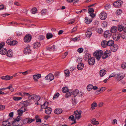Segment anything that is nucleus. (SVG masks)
<instances>
[{
	"mask_svg": "<svg viewBox=\"0 0 126 126\" xmlns=\"http://www.w3.org/2000/svg\"><path fill=\"white\" fill-rule=\"evenodd\" d=\"M37 9L35 7L33 8L31 10V12L33 14H35L37 12Z\"/></svg>",
	"mask_w": 126,
	"mask_h": 126,
	"instance_id": "obj_37",
	"label": "nucleus"
},
{
	"mask_svg": "<svg viewBox=\"0 0 126 126\" xmlns=\"http://www.w3.org/2000/svg\"><path fill=\"white\" fill-rule=\"evenodd\" d=\"M114 44V41L112 40H110L108 41V45L111 47Z\"/></svg>",
	"mask_w": 126,
	"mask_h": 126,
	"instance_id": "obj_32",
	"label": "nucleus"
},
{
	"mask_svg": "<svg viewBox=\"0 0 126 126\" xmlns=\"http://www.w3.org/2000/svg\"><path fill=\"white\" fill-rule=\"evenodd\" d=\"M83 51V49L82 48H79L77 50L78 52L79 53L82 52Z\"/></svg>",
	"mask_w": 126,
	"mask_h": 126,
	"instance_id": "obj_59",
	"label": "nucleus"
},
{
	"mask_svg": "<svg viewBox=\"0 0 126 126\" xmlns=\"http://www.w3.org/2000/svg\"><path fill=\"white\" fill-rule=\"evenodd\" d=\"M48 106V103L47 102H45L44 104L41 106V108H43L44 109H46L47 108Z\"/></svg>",
	"mask_w": 126,
	"mask_h": 126,
	"instance_id": "obj_25",
	"label": "nucleus"
},
{
	"mask_svg": "<svg viewBox=\"0 0 126 126\" xmlns=\"http://www.w3.org/2000/svg\"><path fill=\"white\" fill-rule=\"evenodd\" d=\"M72 102L73 105H75L77 103V99L74 97L72 99Z\"/></svg>",
	"mask_w": 126,
	"mask_h": 126,
	"instance_id": "obj_47",
	"label": "nucleus"
},
{
	"mask_svg": "<svg viewBox=\"0 0 126 126\" xmlns=\"http://www.w3.org/2000/svg\"><path fill=\"white\" fill-rule=\"evenodd\" d=\"M93 85L91 84L88 85L87 87V89L88 91L91 90L93 89Z\"/></svg>",
	"mask_w": 126,
	"mask_h": 126,
	"instance_id": "obj_38",
	"label": "nucleus"
},
{
	"mask_svg": "<svg viewBox=\"0 0 126 126\" xmlns=\"http://www.w3.org/2000/svg\"><path fill=\"white\" fill-rule=\"evenodd\" d=\"M102 25L103 27H106L107 26V22L106 21H104L102 23Z\"/></svg>",
	"mask_w": 126,
	"mask_h": 126,
	"instance_id": "obj_58",
	"label": "nucleus"
},
{
	"mask_svg": "<svg viewBox=\"0 0 126 126\" xmlns=\"http://www.w3.org/2000/svg\"><path fill=\"white\" fill-rule=\"evenodd\" d=\"M123 3V2L121 1V0H120L114 2L113 3V5L116 7H121Z\"/></svg>",
	"mask_w": 126,
	"mask_h": 126,
	"instance_id": "obj_6",
	"label": "nucleus"
},
{
	"mask_svg": "<svg viewBox=\"0 0 126 126\" xmlns=\"http://www.w3.org/2000/svg\"><path fill=\"white\" fill-rule=\"evenodd\" d=\"M77 29V27H75L73 28L72 31L71 32V33H72L76 31Z\"/></svg>",
	"mask_w": 126,
	"mask_h": 126,
	"instance_id": "obj_62",
	"label": "nucleus"
},
{
	"mask_svg": "<svg viewBox=\"0 0 126 126\" xmlns=\"http://www.w3.org/2000/svg\"><path fill=\"white\" fill-rule=\"evenodd\" d=\"M24 110H20L19 109L17 110L18 112V115H21L23 112H25L26 111V109H24Z\"/></svg>",
	"mask_w": 126,
	"mask_h": 126,
	"instance_id": "obj_30",
	"label": "nucleus"
},
{
	"mask_svg": "<svg viewBox=\"0 0 126 126\" xmlns=\"http://www.w3.org/2000/svg\"><path fill=\"white\" fill-rule=\"evenodd\" d=\"M92 20V19H88L87 17H86L85 18V22L86 24H89L90 23Z\"/></svg>",
	"mask_w": 126,
	"mask_h": 126,
	"instance_id": "obj_29",
	"label": "nucleus"
},
{
	"mask_svg": "<svg viewBox=\"0 0 126 126\" xmlns=\"http://www.w3.org/2000/svg\"><path fill=\"white\" fill-rule=\"evenodd\" d=\"M121 37L123 39H126V34L124 33L121 35Z\"/></svg>",
	"mask_w": 126,
	"mask_h": 126,
	"instance_id": "obj_57",
	"label": "nucleus"
},
{
	"mask_svg": "<svg viewBox=\"0 0 126 126\" xmlns=\"http://www.w3.org/2000/svg\"><path fill=\"white\" fill-rule=\"evenodd\" d=\"M78 90H76L73 92L72 94L74 96H76L78 94Z\"/></svg>",
	"mask_w": 126,
	"mask_h": 126,
	"instance_id": "obj_45",
	"label": "nucleus"
},
{
	"mask_svg": "<svg viewBox=\"0 0 126 126\" xmlns=\"http://www.w3.org/2000/svg\"><path fill=\"white\" fill-rule=\"evenodd\" d=\"M40 96L36 94L32 95L31 96L28 97V99L19 103V105H24L25 106H29L33 103L34 100L39 101L40 99Z\"/></svg>",
	"mask_w": 126,
	"mask_h": 126,
	"instance_id": "obj_1",
	"label": "nucleus"
},
{
	"mask_svg": "<svg viewBox=\"0 0 126 126\" xmlns=\"http://www.w3.org/2000/svg\"><path fill=\"white\" fill-rule=\"evenodd\" d=\"M41 75L40 74H38L36 75H34L33 76V79L36 81H37V80L41 78Z\"/></svg>",
	"mask_w": 126,
	"mask_h": 126,
	"instance_id": "obj_21",
	"label": "nucleus"
},
{
	"mask_svg": "<svg viewBox=\"0 0 126 126\" xmlns=\"http://www.w3.org/2000/svg\"><path fill=\"white\" fill-rule=\"evenodd\" d=\"M88 13L89 14L92 13L94 11L93 9L92 8H89L88 9Z\"/></svg>",
	"mask_w": 126,
	"mask_h": 126,
	"instance_id": "obj_50",
	"label": "nucleus"
},
{
	"mask_svg": "<svg viewBox=\"0 0 126 126\" xmlns=\"http://www.w3.org/2000/svg\"><path fill=\"white\" fill-rule=\"evenodd\" d=\"M46 10H42L41 12V13L42 15H45L46 14Z\"/></svg>",
	"mask_w": 126,
	"mask_h": 126,
	"instance_id": "obj_60",
	"label": "nucleus"
},
{
	"mask_svg": "<svg viewBox=\"0 0 126 126\" xmlns=\"http://www.w3.org/2000/svg\"><path fill=\"white\" fill-rule=\"evenodd\" d=\"M52 36L53 35L51 33H48L47 34L46 38L47 39L51 38Z\"/></svg>",
	"mask_w": 126,
	"mask_h": 126,
	"instance_id": "obj_34",
	"label": "nucleus"
},
{
	"mask_svg": "<svg viewBox=\"0 0 126 126\" xmlns=\"http://www.w3.org/2000/svg\"><path fill=\"white\" fill-rule=\"evenodd\" d=\"M32 37L30 34H28L26 35L24 38L25 42H30L32 39Z\"/></svg>",
	"mask_w": 126,
	"mask_h": 126,
	"instance_id": "obj_8",
	"label": "nucleus"
},
{
	"mask_svg": "<svg viewBox=\"0 0 126 126\" xmlns=\"http://www.w3.org/2000/svg\"><path fill=\"white\" fill-rule=\"evenodd\" d=\"M65 76L66 77L68 76L70 74V72L68 70H66L64 71Z\"/></svg>",
	"mask_w": 126,
	"mask_h": 126,
	"instance_id": "obj_40",
	"label": "nucleus"
},
{
	"mask_svg": "<svg viewBox=\"0 0 126 126\" xmlns=\"http://www.w3.org/2000/svg\"><path fill=\"white\" fill-rule=\"evenodd\" d=\"M28 118H26L23 120H21V121L22 123L23 122V124H25L28 123Z\"/></svg>",
	"mask_w": 126,
	"mask_h": 126,
	"instance_id": "obj_44",
	"label": "nucleus"
},
{
	"mask_svg": "<svg viewBox=\"0 0 126 126\" xmlns=\"http://www.w3.org/2000/svg\"><path fill=\"white\" fill-rule=\"evenodd\" d=\"M32 95H31L29 93L25 92L23 93L21 95L22 96H31Z\"/></svg>",
	"mask_w": 126,
	"mask_h": 126,
	"instance_id": "obj_42",
	"label": "nucleus"
},
{
	"mask_svg": "<svg viewBox=\"0 0 126 126\" xmlns=\"http://www.w3.org/2000/svg\"><path fill=\"white\" fill-rule=\"evenodd\" d=\"M7 89H10L11 92H13L14 90V89L13 88L12 85H10L9 86L7 87Z\"/></svg>",
	"mask_w": 126,
	"mask_h": 126,
	"instance_id": "obj_43",
	"label": "nucleus"
},
{
	"mask_svg": "<svg viewBox=\"0 0 126 126\" xmlns=\"http://www.w3.org/2000/svg\"><path fill=\"white\" fill-rule=\"evenodd\" d=\"M111 34L109 32V31H106L104 33V36L106 38H109L111 36Z\"/></svg>",
	"mask_w": 126,
	"mask_h": 126,
	"instance_id": "obj_13",
	"label": "nucleus"
},
{
	"mask_svg": "<svg viewBox=\"0 0 126 126\" xmlns=\"http://www.w3.org/2000/svg\"><path fill=\"white\" fill-rule=\"evenodd\" d=\"M74 113L75 115V118L78 120L81 117V111L80 110L78 111V110L75 111Z\"/></svg>",
	"mask_w": 126,
	"mask_h": 126,
	"instance_id": "obj_5",
	"label": "nucleus"
},
{
	"mask_svg": "<svg viewBox=\"0 0 126 126\" xmlns=\"http://www.w3.org/2000/svg\"><path fill=\"white\" fill-rule=\"evenodd\" d=\"M115 77L118 81H119L124 78V75L122 73H121L115 75Z\"/></svg>",
	"mask_w": 126,
	"mask_h": 126,
	"instance_id": "obj_7",
	"label": "nucleus"
},
{
	"mask_svg": "<svg viewBox=\"0 0 126 126\" xmlns=\"http://www.w3.org/2000/svg\"><path fill=\"white\" fill-rule=\"evenodd\" d=\"M21 97L14 96L13 97V99L15 101H18L22 99Z\"/></svg>",
	"mask_w": 126,
	"mask_h": 126,
	"instance_id": "obj_39",
	"label": "nucleus"
},
{
	"mask_svg": "<svg viewBox=\"0 0 126 126\" xmlns=\"http://www.w3.org/2000/svg\"><path fill=\"white\" fill-rule=\"evenodd\" d=\"M5 44L4 43H0V49L2 48V47L5 45Z\"/></svg>",
	"mask_w": 126,
	"mask_h": 126,
	"instance_id": "obj_61",
	"label": "nucleus"
},
{
	"mask_svg": "<svg viewBox=\"0 0 126 126\" xmlns=\"http://www.w3.org/2000/svg\"><path fill=\"white\" fill-rule=\"evenodd\" d=\"M106 71L104 69L101 70L100 71V75L101 77H102L106 73Z\"/></svg>",
	"mask_w": 126,
	"mask_h": 126,
	"instance_id": "obj_26",
	"label": "nucleus"
},
{
	"mask_svg": "<svg viewBox=\"0 0 126 126\" xmlns=\"http://www.w3.org/2000/svg\"><path fill=\"white\" fill-rule=\"evenodd\" d=\"M91 122L92 124L96 125H98L99 124V122L96 121V119L95 118H93L91 120Z\"/></svg>",
	"mask_w": 126,
	"mask_h": 126,
	"instance_id": "obj_28",
	"label": "nucleus"
},
{
	"mask_svg": "<svg viewBox=\"0 0 126 126\" xmlns=\"http://www.w3.org/2000/svg\"><path fill=\"white\" fill-rule=\"evenodd\" d=\"M45 37L42 35H40L39 36L38 39L40 40H43L45 38Z\"/></svg>",
	"mask_w": 126,
	"mask_h": 126,
	"instance_id": "obj_49",
	"label": "nucleus"
},
{
	"mask_svg": "<svg viewBox=\"0 0 126 126\" xmlns=\"http://www.w3.org/2000/svg\"><path fill=\"white\" fill-rule=\"evenodd\" d=\"M121 36L120 34H114L113 35V38L114 40L117 41L119 39Z\"/></svg>",
	"mask_w": 126,
	"mask_h": 126,
	"instance_id": "obj_12",
	"label": "nucleus"
},
{
	"mask_svg": "<svg viewBox=\"0 0 126 126\" xmlns=\"http://www.w3.org/2000/svg\"><path fill=\"white\" fill-rule=\"evenodd\" d=\"M17 43V41H16L14 40L12 41V40L11 46H14Z\"/></svg>",
	"mask_w": 126,
	"mask_h": 126,
	"instance_id": "obj_48",
	"label": "nucleus"
},
{
	"mask_svg": "<svg viewBox=\"0 0 126 126\" xmlns=\"http://www.w3.org/2000/svg\"><path fill=\"white\" fill-rule=\"evenodd\" d=\"M45 109V112L46 113L48 114H49L51 113V108L47 107Z\"/></svg>",
	"mask_w": 126,
	"mask_h": 126,
	"instance_id": "obj_22",
	"label": "nucleus"
},
{
	"mask_svg": "<svg viewBox=\"0 0 126 126\" xmlns=\"http://www.w3.org/2000/svg\"><path fill=\"white\" fill-rule=\"evenodd\" d=\"M103 51L101 50L96 51L93 53V55L98 60H99L101 58V56L103 54Z\"/></svg>",
	"mask_w": 126,
	"mask_h": 126,
	"instance_id": "obj_3",
	"label": "nucleus"
},
{
	"mask_svg": "<svg viewBox=\"0 0 126 126\" xmlns=\"http://www.w3.org/2000/svg\"><path fill=\"white\" fill-rule=\"evenodd\" d=\"M97 106V103L95 102H94L91 104V109L92 110H93L95 109V108Z\"/></svg>",
	"mask_w": 126,
	"mask_h": 126,
	"instance_id": "obj_31",
	"label": "nucleus"
},
{
	"mask_svg": "<svg viewBox=\"0 0 126 126\" xmlns=\"http://www.w3.org/2000/svg\"><path fill=\"white\" fill-rule=\"evenodd\" d=\"M63 92L64 93H66L69 91V89L67 87H63L62 90Z\"/></svg>",
	"mask_w": 126,
	"mask_h": 126,
	"instance_id": "obj_36",
	"label": "nucleus"
},
{
	"mask_svg": "<svg viewBox=\"0 0 126 126\" xmlns=\"http://www.w3.org/2000/svg\"><path fill=\"white\" fill-rule=\"evenodd\" d=\"M7 52V49L4 48H2L0 50V53L2 55H5Z\"/></svg>",
	"mask_w": 126,
	"mask_h": 126,
	"instance_id": "obj_17",
	"label": "nucleus"
},
{
	"mask_svg": "<svg viewBox=\"0 0 126 126\" xmlns=\"http://www.w3.org/2000/svg\"><path fill=\"white\" fill-rule=\"evenodd\" d=\"M72 94V92H69L66 93L65 95V96L66 97L68 98L69 96H70Z\"/></svg>",
	"mask_w": 126,
	"mask_h": 126,
	"instance_id": "obj_53",
	"label": "nucleus"
},
{
	"mask_svg": "<svg viewBox=\"0 0 126 126\" xmlns=\"http://www.w3.org/2000/svg\"><path fill=\"white\" fill-rule=\"evenodd\" d=\"M118 48V46L117 45H114L110 47L111 50L113 52L116 51Z\"/></svg>",
	"mask_w": 126,
	"mask_h": 126,
	"instance_id": "obj_15",
	"label": "nucleus"
},
{
	"mask_svg": "<svg viewBox=\"0 0 126 126\" xmlns=\"http://www.w3.org/2000/svg\"><path fill=\"white\" fill-rule=\"evenodd\" d=\"M19 106H20L21 107V109H20V110H24V109H26V111L27 110V108L26 107L27 106H24V105H19Z\"/></svg>",
	"mask_w": 126,
	"mask_h": 126,
	"instance_id": "obj_51",
	"label": "nucleus"
},
{
	"mask_svg": "<svg viewBox=\"0 0 126 126\" xmlns=\"http://www.w3.org/2000/svg\"><path fill=\"white\" fill-rule=\"evenodd\" d=\"M124 29V27L123 26L121 25H119L118 27V29L119 31H122Z\"/></svg>",
	"mask_w": 126,
	"mask_h": 126,
	"instance_id": "obj_41",
	"label": "nucleus"
},
{
	"mask_svg": "<svg viewBox=\"0 0 126 126\" xmlns=\"http://www.w3.org/2000/svg\"><path fill=\"white\" fill-rule=\"evenodd\" d=\"M62 110L61 109L57 108L54 111V113L57 114L61 113L62 112Z\"/></svg>",
	"mask_w": 126,
	"mask_h": 126,
	"instance_id": "obj_16",
	"label": "nucleus"
},
{
	"mask_svg": "<svg viewBox=\"0 0 126 126\" xmlns=\"http://www.w3.org/2000/svg\"><path fill=\"white\" fill-rule=\"evenodd\" d=\"M21 117L19 116L17 117V118L15 119L12 122V124L13 126H21L23 125L22 123H20L19 121L21 120Z\"/></svg>",
	"mask_w": 126,
	"mask_h": 126,
	"instance_id": "obj_2",
	"label": "nucleus"
},
{
	"mask_svg": "<svg viewBox=\"0 0 126 126\" xmlns=\"http://www.w3.org/2000/svg\"><path fill=\"white\" fill-rule=\"evenodd\" d=\"M90 30L89 29H88L86 33V35L87 37L88 38H89L92 34L91 32L89 30Z\"/></svg>",
	"mask_w": 126,
	"mask_h": 126,
	"instance_id": "obj_18",
	"label": "nucleus"
},
{
	"mask_svg": "<svg viewBox=\"0 0 126 126\" xmlns=\"http://www.w3.org/2000/svg\"><path fill=\"white\" fill-rule=\"evenodd\" d=\"M11 39H9L6 41V43L8 45L11 46V43L12 41Z\"/></svg>",
	"mask_w": 126,
	"mask_h": 126,
	"instance_id": "obj_55",
	"label": "nucleus"
},
{
	"mask_svg": "<svg viewBox=\"0 0 126 126\" xmlns=\"http://www.w3.org/2000/svg\"><path fill=\"white\" fill-rule=\"evenodd\" d=\"M60 94L58 93H56L54 95L53 97V99H54L55 98H57L59 96Z\"/></svg>",
	"mask_w": 126,
	"mask_h": 126,
	"instance_id": "obj_46",
	"label": "nucleus"
},
{
	"mask_svg": "<svg viewBox=\"0 0 126 126\" xmlns=\"http://www.w3.org/2000/svg\"><path fill=\"white\" fill-rule=\"evenodd\" d=\"M40 44L38 42L35 43L33 44V47L34 48H37L40 46Z\"/></svg>",
	"mask_w": 126,
	"mask_h": 126,
	"instance_id": "obj_24",
	"label": "nucleus"
},
{
	"mask_svg": "<svg viewBox=\"0 0 126 126\" xmlns=\"http://www.w3.org/2000/svg\"><path fill=\"white\" fill-rule=\"evenodd\" d=\"M54 78V76L51 73H49L45 77V79L47 80L49 79L50 81H52Z\"/></svg>",
	"mask_w": 126,
	"mask_h": 126,
	"instance_id": "obj_10",
	"label": "nucleus"
},
{
	"mask_svg": "<svg viewBox=\"0 0 126 126\" xmlns=\"http://www.w3.org/2000/svg\"><path fill=\"white\" fill-rule=\"evenodd\" d=\"M100 17L101 19L105 20L107 17V14L105 12H103L100 14Z\"/></svg>",
	"mask_w": 126,
	"mask_h": 126,
	"instance_id": "obj_11",
	"label": "nucleus"
},
{
	"mask_svg": "<svg viewBox=\"0 0 126 126\" xmlns=\"http://www.w3.org/2000/svg\"><path fill=\"white\" fill-rule=\"evenodd\" d=\"M95 59L94 57L90 58L88 59V62L89 64L90 65H93L95 62Z\"/></svg>",
	"mask_w": 126,
	"mask_h": 126,
	"instance_id": "obj_9",
	"label": "nucleus"
},
{
	"mask_svg": "<svg viewBox=\"0 0 126 126\" xmlns=\"http://www.w3.org/2000/svg\"><path fill=\"white\" fill-rule=\"evenodd\" d=\"M12 120V118H9L8 119L7 121L2 122V124L5 126H11L10 124H12V122L11 121Z\"/></svg>",
	"mask_w": 126,
	"mask_h": 126,
	"instance_id": "obj_4",
	"label": "nucleus"
},
{
	"mask_svg": "<svg viewBox=\"0 0 126 126\" xmlns=\"http://www.w3.org/2000/svg\"><path fill=\"white\" fill-rule=\"evenodd\" d=\"M90 58L91 55L87 53L84 55L83 59L85 61L87 60H88V59H89Z\"/></svg>",
	"mask_w": 126,
	"mask_h": 126,
	"instance_id": "obj_23",
	"label": "nucleus"
},
{
	"mask_svg": "<svg viewBox=\"0 0 126 126\" xmlns=\"http://www.w3.org/2000/svg\"><path fill=\"white\" fill-rule=\"evenodd\" d=\"M101 45L104 48L106 47L108 45V42L106 40H104L101 42Z\"/></svg>",
	"mask_w": 126,
	"mask_h": 126,
	"instance_id": "obj_20",
	"label": "nucleus"
},
{
	"mask_svg": "<svg viewBox=\"0 0 126 126\" xmlns=\"http://www.w3.org/2000/svg\"><path fill=\"white\" fill-rule=\"evenodd\" d=\"M111 32L113 33H115L117 31V28L115 26H113L111 28L110 30Z\"/></svg>",
	"mask_w": 126,
	"mask_h": 126,
	"instance_id": "obj_33",
	"label": "nucleus"
},
{
	"mask_svg": "<svg viewBox=\"0 0 126 126\" xmlns=\"http://www.w3.org/2000/svg\"><path fill=\"white\" fill-rule=\"evenodd\" d=\"M5 107V106L3 105H0V110H4Z\"/></svg>",
	"mask_w": 126,
	"mask_h": 126,
	"instance_id": "obj_56",
	"label": "nucleus"
},
{
	"mask_svg": "<svg viewBox=\"0 0 126 126\" xmlns=\"http://www.w3.org/2000/svg\"><path fill=\"white\" fill-rule=\"evenodd\" d=\"M103 32V30L101 28H98L97 30V32L100 33L101 34Z\"/></svg>",
	"mask_w": 126,
	"mask_h": 126,
	"instance_id": "obj_52",
	"label": "nucleus"
},
{
	"mask_svg": "<svg viewBox=\"0 0 126 126\" xmlns=\"http://www.w3.org/2000/svg\"><path fill=\"white\" fill-rule=\"evenodd\" d=\"M121 67L124 69H126V63H124L121 65Z\"/></svg>",
	"mask_w": 126,
	"mask_h": 126,
	"instance_id": "obj_54",
	"label": "nucleus"
},
{
	"mask_svg": "<svg viewBox=\"0 0 126 126\" xmlns=\"http://www.w3.org/2000/svg\"><path fill=\"white\" fill-rule=\"evenodd\" d=\"M73 40L74 41H79V38L78 37H76L75 38H73Z\"/></svg>",
	"mask_w": 126,
	"mask_h": 126,
	"instance_id": "obj_64",
	"label": "nucleus"
},
{
	"mask_svg": "<svg viewBox=\"0 0 126 126\" xmlns=\"http://www.w3.org/2000/svg\"><path fill=\"white\" fill-rule=\"evenodd\" d=\"M7 56L9 57H12L13 56V53L12 50L10 49L8 50L7 52Z\"/></svg>",
	"mask_w": 126,
	"mask_h": 126,
	"instance_id": "obj_19",
	"label": "nucleus"
},
{
	"mask_svg": "<svg viewBox=\"0 0 126 126\" xmlns=\"http://www.w3.org/2000/svg\"><path fill=\"white\" fill-rule=\"evenodd\" d=\"M83 64L82 63H80L78 64L77 67L79 70H80L82 69L83 67Z\"/></svg>",
	"mask_w": 126,
	"mask_h": 126,
	"instance_id": "obj_27",
	"label": "nucleus"
},
{
	"mask_svg": "<svg viewBox=\"0 0 126 126\" xmlns=\"http://www.w3.org/2000/svg\"><path fill=\"white\" fill-rule=\"evenodd\" d=\"M105 9L106 10H108L110 8V4H107L105 7Z\"/></svg>",
	"mask_w": 126,
	"mask_h": 126,
	"instance_id": "obj_63",
	"label": "nucleus"
},
{
	"mask_svg": "<svg viewBox=\"0 0 126 126\" xmlns=\"http://www.w3.org/2000/svg\"><path fill=\"white\" fill-rule=\"evenodd\" d=\"M24 52L25 54H29L31 53V50L30 48L27 47L24 49Z\"/></svg>",
	"mask_w": 126,
	"mask_h": 126,
	"instance_id": "obj_14",
	"label": "nucleus"
},
{
	"mask_svg": "<svg viewBox=\"0 0 126 126\" xmlns=\"http://www.w3.org/2000/svg\"><path fill=\"white\" fill-rule=\"evenodd\" d=\"M9 77L8 75H6L5 76H2L1 77V79H2L6 80H9Z\"/></svg>",
	"mask_w": 126,
	"mask_h": 126,
	"instance_id": "obj_35",
	"label": "nucleus"
}]
</instances>
